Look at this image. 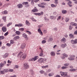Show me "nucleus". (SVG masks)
<instances>
[{"label":"nucleus","mask_w":77,"mask_h":77,"mask_svg":"<svg viewBox=\"0 0 77 77\" xmlns=\"http://www.w3.org/2000/svg\"><path fill=\"white\" fill-rule=\"evenodd\" d=\"M60 73L62 76H64L63 77H69L67 74V73L61 71L60 72Z\"/></svg>","instance_id":"obj_1"},{"label":"nucleus","mask_w":77,"mask_h":77,"mask_svg":"<svg viewBox=\"0 0 77 77\" xmlns=\"http://www.w3.org/2000/svg\"><path fill=\"white\" fill-rule=\"evenodd\" d=\"M27 55L25 54H22L20 58V59L21 60H23L24 59H26Z\"/></svg>","instance_id":"obj_2"},{"label":"nucleus","mask_w":77,"mask_h":77,"mask_svg":"<svg viewBox=\"0 0 77 77\" xmlns=\"http://www.w3.org/2000/svg\"><path fill=\"white\" fill-rule=\"evenodd\" d=\"M70 57H69L68 58V59L69 60H74L75 59L74 58L75 57V56L74 55H70Z\"/></svg>","instance_id":"obj_3"},{"label":"nucleus","mask_w":77,"mask_h":77,"mask_svg":"<svg viewBox=\"0 0 77 77\" xmlns=\"http://www.w3.org/2000/svg\"><path fill=\"white\" fill-rule=\"evenodd\" d=\"M38 59H39V57L38 56H36L34 58H32V59H30V61H35Z\"/></svg>","instance_id":"obj_4"},{"label":"nucleus","mask_w":77,"mask_h":77,"mask_svg":"<svg viewBox=\"0 0 77 77\" xmlns=\"http://www.w3.org/2000/svg\"><path fill=\"white\" fill-rule=\"evenodd\" d=\"M24 68L25 69H27L29 68V66L28 63H25L23 65Z\"/></svg>","instance_id":"obj_5"},{"label":"nucleus","mask_w":77,"mask_h":77,"mask_svg":"<svg viewBox=\"0 0 77 77\" xmlns=\"http://www.w3.org/2000/svg\"><path fill=\"white\" fill-rule=\"evenodd\" d=\"M65 57H68V55L64 53L62 54L61 57V59H65Z\"/></svg>","instance_id":"obj_6"},{"label":"nucleus","mask_w":77,"mask_h":77,"mask_svg":"<svg viewBox=\"0 0 77 77\" xmlns=\"http://www.w3.org/2000/svg\"><path fill=\"white\" fill-rule=\"evenodd\" d=\"M23 38H26L25 39L26 41H27L29 39V37H27V35L26 34L24 33L23 34Z\"/></svg>","instance_id":"obj_7"},{"label":"nucleus","mask_w":77,"mask_h":77,"mask_svg":"<svg viewBox=\"0 0 77 77\" xmlns=\"http://www.w3.org/2000/svg\"><path fill=\"white\" fill-rule=\"evenodd\" d=\"M23 6L21 4H19L17 5V8L19 9H21V8H22L23 7Z\"/></svg>","instance_id":"obj_8"},{"label":"nucleus","mask_w":77,"mask_h":77,"mask_svg":"<svg viewBox=\"0 0 77 77\" xmlns=\"http://www.w3.org/2000/svg\"><path fill=\"white\" fill-rule=\"evenodd\" d=\"M2 30L3 31V32H6L7 30V29H6V27L5 26H3L2 28Z\"/></svg>","instance_id":"obj_9"},{"label":"nucleus","mask_w":77,"mask_h":77,"mask_svg":"<svg viewBox=\"0 0 77 77\" xmlns=\"http://www.w3.org/2000/svg\"><path fill=\"white\" fill-rule=\"evenodd\" d=\"M32 12H36L38 11V9H37L36 7H35L32 10Z\"/></svg>","instance_id":"obj_10"},{"label":"nucleus","mask_w":77,"mask_h":77,"mask_svg":"<svg viewBox=\"0 0 77 77\" xmlns=\"http://www.w3.org/2000/svg\"><path fill=\"white\" fill-rule=\"evenodd\" d=\"M6 61H4L3 62V63H1L0 64V66L1 67H3L4 65H5L6 64Z\"/></svg>","instance_id":"obj_11"},{"label":"nucleus","mask_w":77,"mask_h":77,"mask_svg":"<svg viewBox=\"0 0 77 77\" xmlns=\"http://www.w3.org/2000/svg\"><path fill=\"white\" fill-rule=\"evenodd\" d=\"M67 46V45L66 43H64V44H62L61 45V47L64 48Z\"/></svg>","instance_id":"obj_12"},{"label":"nucleus","mask_w":77,"mask_h":77,"mask_svg":"<svg viewBox=\"0 0 77 77\" xmlns=\"http://www.w3.org/2000/svg\"><path fill=\"white\" fill-rule=\"evenodd\" d=\"M38 62L39 63H43V58H40L38 60Z\"/></svg>","instance_id":"obj_13"},{"label":"nucleus","mask_w":77,"mask_h":77,"mask_svg":"<svg viewBox=\"0 0 77 77\" xmlns=\"http://www.w3.org/2000/svg\"><path fill=\"white\" fill-rule=\"evenodd\" d=\"M9 55V54L8 53H6L4 55H3L2 57L3 58H6V57H8V56Z\"/></svg>","instance_id":"obj_14"},{"label":"nucleus","mask_w":77,"mask_h":77,"mask_svg":"<svg viewBox=\"0 0 77 77\" xmlns=\"http://www.w3.org/2000/svg\"><path fill=\"white\" fill-rule=\"evenodd\" d=\"M38 31L40 33V35H43V34H42V32L41 31V29H38Z\"/></svg>","instance_id":"obj_15"},{"label":"nucleus","mask_w":77,"mask_h":77,"mask_svg":"<svg viewBox=\"0 0 77 77\" xmlns=\"http://www.w3.org/2000/svg\"><path fill=\"white\" fill-rule=\"evenodd\" d=\"M25 47H26V45H25L24 43H23L21 46L20 48H22V49H24V48H25Z\"/></svg>","instance_id":"obj_16"},{"label":"nucleus","mask_w":77,"mask_h":77,"mask_svg":"<svg viewBox=\"0 0 77 77\" xmlns=\"http://www.w3.org/2000/svg\"><path fill=\"white\" fill-rule=\"evenodd\" d=\"M20 38V37L19 36L17 35L14 37L13 39L14 40H17V39H19Z\"/></svg>","instance_id":"obj_17"},{"label":"nucleus","mask_w":77,"mask_h":77,"mask_svg":"<svg viewBox=\"0 0 77 77\" xmlns=\"http://www.w3.org/2000/svg\"><path fill=\"white\" fill-rule=\"evenodd\" d=\"M50 54L51 56H55V53L54 51H51V52Z\"/></svg>","instance_id":"obj_18"},{"label":"nucleus","mask_w":77,"mask_h":77,"mask_svg":"<svg viewBox=\"0 0 77 77\" xmlns=\"http://www.w3.org/2000/svg\"><path fill=\"white\" fill-rule=\"evenodd\" d=\"M71 3H72V2L71 1H69L68 2L67 4L69 7H72V5H71Z\"/></svg>","instance_id":"obj_19"},{"label":"nucleus","mask_w":77,"mask_h":77,"mask_svg":"<svg viewBox=\"0 0 77 77\" xmlns=\"http://www.w3.org/2000/svg\"><path fill=\"white\" fill-rule=\"evenodd\" d=\"M54 75V72L50 73L48 75L49 77H51V76H53V75Z\"/></svg>","instance_id":"obj_20"},{"label":"nucleus","mask_w":77,"mask_h":77,"mask_svg":"<svg viewBox=\"0 0 77 77\" xmlns=\"http://www.w3.org/2000/svg\"><path fill=\"white\" fill-rule=\"evenodd\" d=\"M44 14V12H42L41 13H37V15L38 16H41V15H43Z\"/></svg>","instance_id":"obj_21"},{"label":"nucleus","mask_w":77,"mask_h":77,"mask_svg":"<svg viewBox=\"0 0 77 77\" xmlns=\"http://www.w3.org/2000/svg\"><path fill=\"white\" fill-rule=\"evenodd\" d=\"M28 4H29V2H23L22 3V5H27Z\"/></svg>","instance_id":"obj_22"},{"label":"nucleus","mask_w":77,"mask_h":77,"mask_svg":"<svg viewBox=\"0 0 77 77\" xmlns=\"http://www.w3.org/2000/svg\"><path fill=\"white\" fill-rule=\"evenodd\" d=\"M38 6L39 7H41V8H45V6L42 5L41 4H38Z\"/></svg>","instance_id":"obj_23"},{"label":"nucleus","mask_w":77,"mask_h":77,"mask_svg":"<svg viewBox=\"0 0 77 77\" xmlns=\"http://www.w3.org/2000/svg\"><path fill=\"white\" fill-rule=\"evenodd\" d=\"M2 13L3 14H5V15H6V14H8V11H2Z\"/></svg>","instance_id":"obj_24"},{"label":"nucleus","mask_w":77,"mask_h":77,"mask_svg":"<svg viewBox=\"0 0 77 77\" xmlns=\"http://www.w3.org/2000/svg\"><path fill=\"white\" fill-rule=\"evenodd\" d=\"M61 42H65L66 41V39L65 38H63L61 39Z\"/></svg>","instance_id":"obj_25"},{"label":"nucleus","mask_w":77,"mask_h":77,"mask_svg":"<svg viewBox=\"0 0 77 77\" xmlns=\"http://www.w3.org/2000/svg\"><path fill=\"white\" fill-rule=\"evenodd\" d=\"M25 23L26 24H27V25H28V26H30V23H29V22L28 20H26Z\"/></svg>","instance_id":"obj_26"},{"label":"nucleus","mask_w":77,"mask_h":77,"mask_svg":"<svg viewBox=\"0 0 77 77\" xmlns=\"http://www.w3.org/2000/svg\"><path fill=\"white\" fill-rule=\"evenodd\" d=\"M69 36L70 37V38H74V35H72V34H70L69 35Z\"/></svg>","instance_id":"obj_27"},{"label":"nucleus","mask_w":77,"mask_h":77,"mask_svg":"<svg viewBox=\"0 0 77 77\" xmlns=\"http://www.w3.org/2000/svg\"><path fill=\"white\" fill-rule=\"evenodd\" d=\"M62 12V13L64 14H65L67 12V11L65 10H63Z\"/></svg>","instance_id":"obj_28"},{"label":"nucleus","mask_w":77,"mask_h":77,"mask_svg":"<svg viewBox=\"0 0 77 77\" xmlns=\"http://www.w3.org/2000/svg\"><path fill=\"white\" fill-rule=\"evenodd\" d=\"M16 33L17 35H20V34L21 33V32H20L19 31H16Z\"/></svg>","instance_id":"obj_29"},{"label":"nucleus","mask_w":77,"mask_h":77,"mask_svg":"<svg viewBox=\"0 0 77 77\" xmlns=\"http://www.w3.org/2000/svg\"><path fill=\"white\" fill-rule=\"evenodd\" d=\"M41 67L42 68H48V65H46L45 66H41Z\"/></svg>","instance_id":"obj_30"},{"label":"nucleus","mask_w":77,"mask_h":77,"mask_svg":"<svg viewBox=\"0 0 77 77\" xmlns=\"http://www.w3.org/2000/svg\"><path fill=\"white\" fill-rule=\"evenodd\" d=\"M70 71H72L73 72H74L76 71V69H72L69 70Z\"/></svg>","instance_id":"obj_31"},{"label":"nucleus","mask_w":77,"mask_h":77,"mask_svg":"<svg viewBox=\"0 0 77 77\" xmlns=\"http://www.w3.org/2000/svg\"><path fill=\"white\" fill-rule=\"evenodd\" d=\"M5 37L3 36H0V40H2V39H4Z\"/></svg>","instance_id":"obj_32"},{"label":"nucleus","mask_w":77,"mask_h":77,"mask_svg":"<svg viewBox=\"0 0 77 77\" xmlns=\"http://www.w3.org/2000/svg\"><path fill=\"white\" fill-rule=\"evenodd\" d=\"M39 72H40V73L41 74H42L45 72V71L43 70H41Z\"/></svg>","instance_id":"obj_33"},{"label":"nucleus","mask_w":77,"mask_h":77,"mask_svg":"<svg viewBox=\"0 0 77 77\" xmlns=\"http://www.w3.org/2000/svg\"><path fill=\"white\" fill-rule=\"evenodd\" d=\"M69 20V18L68 17H67L65 19V21L66 22H68Z\"/></svg>","instance_id":"obj_34"},{"label":"nucleus","mask_w":77,"mask_h":77,"mask_svg":"<svg viewBox=\"0 0 77 77\" xmlns=\"http://www.w3.org/2000/svg\"><path fill=\"white\" fill-rule=\"evenodd\" d=\"M12 22H10L8 23L7 25V27H9L10 26L12 25Z\"/></svg>","instance_id":"obj_35"},{"label":"nucleus","mask_w":77,"mask_h":77,"mask_svg":"<svg viewBox=\"0 0 77 77\" xmlns=\"http://www.w3.org/2000/svg\"><path fill=\"white\" fill-rule=\"evenodd\" d=\"M51 7H52V8H54V7H56L57 6V5H54L53 4H52L51 5Z\"/></svg>","instance_id":"obj_36"},{"label":"nucleus","mask_w":77,"mask_h":77,"mask_svg":"<svg viewBox=\"0 0 77 77\" xmlns=\"http://www.w3.org/2000/svg\"><path fill=\"white\" fill-rule=\"evenodd\" d=\"M31 20L32 21H35V22H36L37 21L35 19H34V18H33V17H31Z\"/></svg>","instance_id":"obj_37"},{"label":"nucleus","mask_w":77,"mask_h":77,"mask_svg":"<svg viewBox=\"0 0 77 77\" xmlns=\"http://www.w3.org/2000/svg\"><path fill=\"white\" fill-rule=\"evenodd\" d=\"M71 42L72 44H75V40H72L71 41Z\"/></svg>","instance_id":"obj_38"},{"label":"nucleus","mask_w":77,"mask_h":77,"mask_svg":"<svg viewBox=\"0 0 77 77\" xmlns=\"http://www.w3.org/2000/svg\"><path fill=\"white\" fill-rule=\"evenodd\" d=\"M68 68V67L66 66H63L62 67V69H66Z\"/></svg>","instance_id":"obj_39"},{"label":"nucleus","mask_w":77,"mask_h":77,"mask_svg":"<svg viewBox=\"0 0 77 77\" xmlns=\"http://www.w3.org/2000/svg\"><path fill=\"white\" fill-rule=\"evenodd\" d=\"M0 73L1 74H5V72L4 70L3 71H0Z\"/></svg>","instance_id":"obj_40"},{"label":"nucleus","mask_w":77,"mask_h":77,"mask_svg":"<svg viewBox=\"0 0 77 77\" xmlns=\"http://www.w3.org/2000/svg\"><path fill=\"white\" fill-rule=\"evenodd\" d=\"M24 30V29L23 28H21L19 29V30H20V31L21 32H23Z\"/></svg>","instance_id":"obj_41"},{"label":"nucleus","mask_w":77,"mask_h":77,"mask_svg":"<svg viewBox=\"0 0 77 77\" xmlns=\"http://www.w3.org/2000/svg\"><path fill=\"white\" fill-rule=\"evenodd\" d=\"M8 34H9V32H7L4 34V36H6L7 35H8Z\"/></svg>","instance_id":"obj_42"},{"label":"nucleus","mask_w":77,"mask_h":77,"mask_svg":"<svg viewBox=\"0 0 77 77\" xmlns=\"http://www.w3.org/2000/svg\"><path fill=\"white\" fill-rule=\"evenodd\" d=\"M14 41L12 40H10V44H14Z\"/></svg>","instance_id":"obj_43"},{"label":"nucleus","mask_w":77,"mask_h":77,"mask_svg":"<svg viewBox=\"0 0 77 77\" xmlns=\"http://www.w3.org/2000/svg\"><path fill=\"white\" fill-rule=\"evenodd\" d=\"M42 44H45L46 43V41L44 40L42 41Z\"/></svg>","instance_id":"obj_44"},{"label":"nucleus","mask_w":77,"mask_h":77,"mask_svg":"<svg viewBox=\"0 0 77 77\" xmlns=\"http://www.w3.org/2000/svg\"><path fill=\"white\" fill-rule=\"evenodd\" d=\"M26 32L27 33H28V34L29 35H31V34H32V33L31 32L29 31H26Z\"/></svg>","instance_id":"obj_45"},{"label":"nucleus","mask_w":77,"mask_h":77,"mask_svg":"<svg viewBox=\"0 0 77 77\" xmlns=\"http://www.w3.org/2000/svg\"><path fill=\"white\" fill-rule=\"evenodd\" d=\"M3 19L4 20V21L5 22H6V17H3Z\"/></svg>","instance_id":"obj_46"},{"label":"nucleus","mask_w":77,"mask_h":77,"mask_svg":"<svg viewBox=\"0 0 77 77\" xmlns=\"http://www.w3.org/2000/svg\"><path fill=\"white\" fill-rule=\"evenodd\" d=\"M61 19V16H59L57 19V20L58 21L59 20H60Z\"/></svg>","instance_id":"obj_47"},{"label":"nucleus","mask_w":77,"mask_h":77,"mask_svg":"<svg viewBox=\"0 0 77 77\" xmlns=\"http://www.w3.org/2000/svg\"><path fill=\"white\" fill-rule=\"evenodd\" d=\"M31 3L33 5H34V0H31Z\"/></svg>","instance_id":"obj_48"},{"label":"nucleus","mask_w":77,"mask_h":77,"mask_svg":"<svg viewBox=\"0 0 77 77\" xmlns=\"http://www.w3.org/2000/svg\"><path fill=\"white\" fill-rule=\"evenodd\" d=\"M3 71L4 72H8V70L7 69H5L3 70Z\"/></svg>","instance_id":"obj_49"},{"label":"nucleus","mask_w":77,"mask_h":77,"mask_svg":"<svg viewBox=\"0 0 77 77\" xmlns=\"http://www.w3.org/2000/svg\"><path fill=\"white\" fill-rule=\"evenodd\" d=\"M23 25L22 24H19V27H23Z\"/></svg>","instance_id":"obj_50"},{"label":"nucleus","mask_w":77,"mask_h":77,"mask_svg":"<svg viewBox=\"0 0 77 77\" xmlns=\"http://www.w3.org/2000/svg\"><path fill=\"white\" fill-rule=\"evenodd\" d=\"M47 33V31L45 30H43V33H44V34H46Z\"/></svg>","instance_id":"obj_51"},{"label":"nucleus","mask_w":77,"mask_h":77,"mask_svg":"<svg viewBox=\"0 0 77 77\" xmlns=\"http://www.w3.org/2000/svg\"><path fill=\"white\" fill-rule=\"evenodd\" d=\"M68 65H69V63H66L64 64V66H68Z\"/></svg>","instance_id":"obj_52"},{"label":"nucleus","mask_w":77,"mask_h":77,"mask_svg":"<svg viewBox=\"0 0 77 77\" xmlns=\"http://www.w3.org/2000/svg\"><path fill=\"white\" fill-rule=\"evenodd\" d=\"M72 27L71 26H69V30H72Z\"/></svg>","instance_id":"obj_53"},{"label":"nucleus","mask_w":77,"mask_h":77,"mask_svg":"<svg viewBox=\"0 0 77 77\" xmlns=\"http://www.w3.org/2000/svg\"><path fill=\"white\" fill-rule=\"evenodd\" d=\"M53 40V38H50L49 39V41H52Z\"/></svg>","instance_id":"obj_54"},{"label":"nucleus","mask_w":77,"mask_h":77,"mask_svg":"<svg viewBox=\"0 0 77 77\" xmlns=\"http://www.w3.org/2000/svg\"><path fill=\"white\" fill-rule=\"evenodd\" d=\"M6 45H7V46H8V47H10V46H11V44L9 43H7Z\"/></svg>","instance_id":"obj_55"},{"label":"nucleus","mask_w":77,"mask_h":77,"mask_svg":"<svg viewBox=\"0 0 77 77\" xmlns=\"http://www.w3.org/2000/svg\"><path fill=\"white\" fill-rule=\"evenodd\" d=\"M44 19L45 20H48V21H49V19L46 18V17H44Z\"/></svg>","instance_id":"obj_56"},{"label":"nucleus","mask_w":77,"mask_h":77,"mask_svg":"<svg viewBox=\"0 0 77 77\" xmlns=\"http://www.w3.org/2000/svg\"><path fill=\"white\" fill-rule=\"evenodd\" d=\"M74 24V22H72L70 23V25H71V26H73Z\"/></svg>","instance_id":"obj_57"},{"label":"nucleus","mask_w":77,"mask_h":77,"mask_svg":"<svg viewBox=\"0 0 77 77\" xmlns=\"http://www.w3.org/2000/svg\"><path fill=\"white\" fill-rule=\"evenodd\" d=\"M47 60V59L45 58L43 59V62H45V61Z\"/></svg>","instance_id":"obj_58"},{"label":"nucleus","mask_w":77,"mask_h":77,"mask_svg":"<svg viewBox=\"0 0 77 77\" xmlns=\"http://www.w3.org/2000/svg\"><path fill=\"white\" fill-rule=\"evenodd\" d=\"M77 26V24L76 23H74V24H73V26Z\"/></svg>","instance_id":"obj_59"},{"label":"nucleus","mask_w":77,"mask_h":77,"mask_svg":"<svg viewBox=\"0 0 77 77\" xmlns=\"http://www.w3.org/2000/svg\"><path fill=\"white\" fill-rule=\"evenodd\" d=\"M9 71H10V72H13V71H14V70L13 69H9Z\"/></svg>","instance_id":"obj_60"},{"label":"nucleus","mask_w":77,"mask_h":77,"mask_svg":"<svg viewBox=\"0 0 77 77\" xmlns=\"http://www.w3.org/2000/svg\"><path fill=\"white\" fill-rule=\"evenodd\" d=\"M77 43V39H75V44Z\"/></svg>","instance_id":"obj_61"},{"label":"nucleus","mask_w":77,"mask_h":77,"mask_svg":"<svg viewBox=\"0 0 77 77\" xmlns=\"http://www.w3.org/2000/svg\"><path fill=\"white\" fill-rule=\"evenodd\" d=\"M43 54L42 53H41L40 54H39L40 56H43Z\"/></svg>","instance_id":"obj_62"},{"label":"nucleus","mask_w":77,"mask_h":77,"mask_svg":"<svg viewBox=\"0 0 77 77\" xmlns=\"http://www.w3.org/2000/svg\"><path fill=\"white\" fill-rule=\"evenodd\" d=\"M10 77H17V75H14L13 76H11Z\"/></svg>","instance_id":"obj_63"},{"label":"nucleus","mask_w":77,"mask_h":77,"mask_svg":"<svg viewBox=\"0 0 77 77\" xmlns=\"http://www.w3.org/2000/svg\"><path fill=\"white\" fill-rule=\"evenodd\" d=\"M74 34L75 35H77V31H76L74 32Z\"/></svg>","instance_id":"obj_64"}]
</instances>
